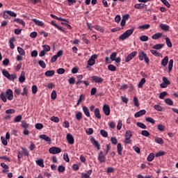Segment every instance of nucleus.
I'll return each mask as SVG.
<instances>
[{
  "label": "nucleus",
  "instance_id": "26",
  "mask_svg": "<svg viewBox=\"0 0 178 178\" xmlns=\"http://www.w3.org/2000/svg\"><path fill=\"white\" fill-rule=\"evenodd\" d=\"M32 22L36 24V26H40V27H42L44 26V22L37 19H33Z\"/></svg>",
  "mask_w": 178,
  "mask_h": 178
},
{
  "label": "nucleus",
  "instance_id": "46",
  "mask_svg": "<svg viewBox=\"0 0 178 178\" xmlns=\"http://www.w3.org/2000/svg\"><path fill=\"white\" fill-rule=\"evenodd\" d=\"M155 143H157V144H164L165 141H163V139H162L161 138H155Z\"/></svg>",
  "mask_w": 178,
  "mask_h": 178
},
{
  "label": "nucleus",
  "instance_id": "8",
  "mask_svg": "<svg viewBox=\"0 0 178 178\" xmlns=\"http://www.w3.org/2000/svg\"><path fill=\"white\" fill-rule=\"evenodd\" d=\"M49 152L50 154L55 155V154H60V152H62V149L60 147H52L49 149Z\"/></svg>",
  "mask_w": 178,
  "mask_h": 178
},
{
  "label": "nucleus",
  "instance_id": "9",
  "mask_svg": "<svg viewBox=\"0 0 178 178\" xmlns=\"http://www.w3.org/2000/svg\"><path fill=\"white\" fill-rule=\"evenodd\" d=\"M92 80L94 83H97L98 84H102L104 83V78L98 76H92Z\"/></svg>",
  "mask_w": 178,
  "mask_h": 178
},
{
  "label": "nucleus",
  "instance_id": "10",
  "mask_svg": "<svg viewBox=\"0 0 178 178\" xmlns=\"http://www.w3.org/2000/svg\"><path fill=\"white\" fill-rule=\"evenodd\" d=\"M103 112L106 116H109L111 115V107L108 104H104L103 106Z\"/></svg>",
  "mask_w": 178,
  "mask_h": 178
},
{
  "label": "nucleus",
  "instance_id": "24",
  "mask_svg": "<svg viewBox=\"0 0 178 178\" xmlns=\"http://www.w3.org/2000/svg\"><path fill=\"white\" fill-rule=\"evenodd\" d=\"M169 62V57L168 56H165L163 59L161 60V65L162 66H166Z\"/></svg>",
  "mask_w": 178,
  "mask_h": 178
},
{
  "label": "nucleus",
  "instance_id": "27",
  "mask_svg": "<svg viewBox=\"0 0 178 178\" xmlns=\"http://www.w3.org/2000/svg\"><path fill=\"white\" fill-rule=\"evenodd\" d=\"M24 74H25L24 71H22L19 78L20 83H24L26 81V76H24Z\"/></svg>",
  "mask_w": 178,
  "mask_h": 178
},
{
  "label": "nucleus",
  "instance_id": "63",
  "mask_svg": "<svg viewBox=\"0 0 178 178\" xmlns=\"http://www.w3.org/2000/svg\"><path fill=\"white\" fill-rule=\"evenodd\" d=\"M161 1L165 5V6L170 8V3H169V1H168V0H161Z\"/></svg>",
  "mask_w": 178,
  "mask_h": 178
},
{
  "label": "nucleus",
  "instance_id": "30",
  "mask_svg": "<svg viewBox=\"0 0 178 178\" xmlns=\"http://www.w3.org/2000/svg\"><path fill=\"white\" fill-rule=\"evenodd\" d=\"M85 99L86 98L84 97V95H81L75 106H79Z\"/></svg>",
  "mask_w": 178,
  "mask_h": 178
},
{
  "label": "nucleus",
  "instance_id": "28",
  "mask_svg": "<svg viewBox=\"0 0 178 178\" xmlns=\"http://www.w3.org/2000/svg\"><path fill=\"white\" fill-rule=\"evenodd\" d=\"M35 163H37V165H38V166H40V168H44V160L42 159H40L39 160H36Z\"/></svg>",
  "mask_w": 178,
  "mask_h": 178
},
{
  "label": "nucleus",
  "instance_id": "17",
  "mask_svg": "<svg viewBox=\"0 0 178 178\" xmlns=\"http://www.w3.org/2000/svg\"><path fill=\"white\" fill-rule=\"evenodd\" d=\"M92 174V170H88L87 173H83L81 175V178H91L90 176Z\"/></svg>",
  "mask_w": 178,
  "mask_h": 178
},
{
  "label": "nucleus",
  "instance_id": "42",
  "mask_svg": "<svg viewBox=\"0 0 178 178\" xmlns=\"http://www.w3.org/2000/svg\"><path fill=\"white\" fill-rule=\"evenodd\" d=\"M165 104H167V105H169L170 106H172L173 105V100L170 98L165 99Z\"/></svg>",
  "mask_w": 178,
  "mask_h": 178
},
{
  "label": "nucleus",
  "instance_id": "59",
  "mask_svg": "<svg viewBox=\"0 0 178 178\" xmlns=\"http://www.w3.org/2000/svg\"><path fill=\"white\" fill-rule=\"evenodd\" d=\"M56 97H58V95L56 94V90H53L51 95V99H55Z\"/></svg>",
  "mask_w": 178,
  "mask_h": 178
},
{
  "label": "nucleus",
  "instance_id": "44",
  "mask_svg": "<svg viewBox=\"0 0 178 178\" xmlns=\"http://www.w3.org/2000/svg\"><path fill=\"white\" fill-rule=\"evenodd\" d=\"M14 22H16L17 23H19V24H22L24 27V26H26V22H24V21H23V19L17 18L14 20Z\"/></svg>",
  "mask_w": 178,
  "mask_h": 178
},
{
  "label": "nucleus",
  "instance_id": "53",
  "mask_svg": "<svg viewBox=\"0 0 178 178\" xmlns=\"http://www.w3.org/2000/svg\"><path fill=\"white\" fill-rule=\"evenodd\" d=\"M65 170H66V168H65V166H63V165L58 166V172H59V173H63V172H65Z\"/></svg>",
  "mask_w": 178,
  "mask_h": 178
},
{
  "label": "nucleus",
  "instance_id": "56",
  "mask_svg": "<svg viewBox=\"0 0 178 178\" xmlns=\"http://www.w3.org/2000/svg\"><path fill=\"white\" fill-rule=\"evenodd\" d=\"M151 54L154 55V56H161V53L156 50H150Z\"/></svg>",
  "mask_w": 178,
  "mask_h": 178
},
{
  "label": "nucleus",
  "instance_id": "22",
  "mask_svg": "<svg viewBox=\"0 0 178 178\" xmlns=\"http://www.w3.org/2000/svg\"><path fill=\"white\" fill-rule=\"evenodd\" d=\"M94 113H95V118H97V119H101L102 116H101V112L99 111V108H95Z\"/></svg>",
  "mask_w": 178,
  "mask_h": 178
},
{
  "label": "nucleus",
  "instance_id": "54",
  "mask_svg": "<svg viewBox=\"0 0 178 178\" xmlns=\"http://www.w3.org/2000/svg\"><path fill=\"white\" fill-rule=\"evenodd\" d=\"M38 64L40 65V67H42V69H45V67H47V65L44 60H40Z\"/></svg>",
  "mask_w": 178,
  "mask_h": 178
},
{
  "label": "nucleus",
  "instance_id": "1",
  "mask_svg": "<svg viewBox=\"0 0 178 178\" xmlns=\"http://www.w3.org/2000/svg\"><path fill=\"white\" fill-rule=\"evenodd\" d=\"M0 98L3 102H6V101H12L13 99V90L11 89H8L5 93V92H1L0 94Z\"/></svg>",
  "mask_w": 178,
  "mask_h": 178
},
{
  "label": "nucleus",
  "instance_id": "20",
  "mask_svg": "<svg viewBox=\"0 0 178 178\" xmlns=\"http://www.w3.org/2000/svg\"><path fill=\"white\" fill-rule=\"evenodd\" d=\"M160 29H161V30L163 31H169V29H170V27L168 24H161Z\"/></svg>",
  "mask_w": 178,
  "mask_h": 178
},
{
  "label": "nucleus",
  "instance_id": "51",
  "mask_svg": "<svg viewBox=\"0 0 178 178\" xmlns=\"http://www.w3.org/2000/svg\"><path fill=\"white\" fill-rule=\"evenodd\" d=\"M108 69L111 72H116V67L112 64H111L108 66Z\"/></svg>",
  "mask_w": 178,
  "mask_h": 178
},
{
  "label": "nucleus",
  "instance_id": "43",
  "mask_svg": "<svg viewBox=\"0 0 178 178\" xmlns=\"http://www.w3.org/2000/svg\"><path fill=\"white\" fill-rule=\"evenodd\" d=\"M86 133L88 136H91V134H94V129L92 128H88L86 129Z\"/></svg>",
  "mask_w": 178,
  "mask_h": 178
},
{
  "label": "nucleus",
  "instance_id": "25",
  "mask_svg": "<svg viewBox=\"0 0 178 178\" xmlns=\"http://www.w3.org/2000/svg\"><path fill=\"white\" fill-rule=\"evenodd\" d=\"M83 113L86 115V116H87V118H90V110L88 108V107L84 106L83 107Z\"/></svg>",
  "mask_w": 178,
  "mask_h": 178
},
{
  "label": "nucleus",
  "instance_id": "18",
  "mask_svg": "<svg viewBox=\"0 0 178 178\" xmlns=\"http://www.w3.org/2000/svg\"><path fill=\"white\" fill-rule=\"evenodd\" d=\"M39 138L42 140H44V141H47V143H51V138L45 134L40 135Z\"/></svg>",
  "mask_w": 178,
  "mask_h": 178
},
{
  "label": "nucleus",
  "instance_id": "34",
  "mask_svg": "<svg viewBox=\"0 0 178 178\" xmlns=\"http://www.w3.org/2000/svg\"><path fill=\"white\" fill-rule=\"evenodd\" d=\"M165 46V44H155L152 47L153 49H162V48H163V47Z\"/></svg>",
  "mask_w": 178,
  "mask_h": 178
},
{
  "label": "nucleus",
  "instance_id": "47",
  "mask_svg": "<svg viewBox=\"0 0 178 178\" xmlns=\"http://www.w3.org/2000/svg\"><path fill=\"white\" fill-rule=\"evenodd\" d=\"M165 42L168 48H172V42L170 41V39L169 38H165Z\"/></svg>",
  "mask_w": 178,
  "mask_h": 178
},
{
  "label": "nucleus",
  "instance_id": "60",
  "mask_svg": "<svg viewBox=\"0 0 178 178\" xmlns=\"http://www.w3.org/2000/svg\"><path fill=\"white\" fill-rule=\"evenodd\" d=\"M140 41L145 42L146 41H148V36L147 35H142L140 37Z\"/></svg>",
  "mask_w": 178,
  "mask_h": 178
},
{
  "label": "nucleus",
  "instance_id": "57",
  "mask_svg": "<svg viewBox=\"0 0 178 178\" xmlns=\"http://www.w3.org/2000/svg\"><path fill=\"white\" fill-rule=\"evenodd\" d=\"M165 154H166L165 152L160 151L156 154L155 156H156V158H159V156H163V155H165Z\"/></svg>",
  "mask_w": 178,
  "mask_h": 178
},
{
  "label": "nucleus",
  "instance_id": "62",
  "mask_svg": "<svg viewBox=\"0 0 178 178\" xmlns=\"http://www.w3.org/2000/svg\"><path fill=\"white\" fill-rule=\"evenodd\" d=\"M111 141L114 145H116V144H118V138H116V137H111Z\"/></svg>",
  "mask_w": 178,
  "mask_h": 178
},
{
  "label": "nucleus",
  "instance_id": "33",
  "mask_svg": "<svg viewBox=\"0 0 178 178\" xmlns=\"http://www.w3.org/2000/svg\"><path fill=\"white\" fill-rule=\"evenodd\" d=\"M150 27H151V25L149 24H144V25L139 26L138 29L140 30H148V29H149Z\"/></svg>",
  "mask_w": 178,
  "mask_h": 178
},
{
  "label": "nucleus",
  "instance_id": "15",
  "mask_svg": "<svg viewBox=\"0 0 178 178\" xmlns=\"http://www.w3.org/2000/svg\"><path fill=\"white\" fill-rule=\"evenodd\" d=\"M67 143H69L71 145L74 144V138L73 137V135L71 134H68L67 135Z\"/></svg>",
  "mask_w": 178,
  "mask_h": 178
},
{
  "label": "nucleus",
  "instance_id": "58",
  "mask_svg": "<svg viewBox=\"0 0 178 178\" xmlns=\"http://www.w3.org/2000/svg\"><path fill=\"white\" fill-rule=\"evenodd\" d=\"M1 140L3 145H8V139L5 138V137L1 136Z\"/></svg>",
  "mask_w": 178,
  "mask_h": 178
},
{
  "label": "nucleus",
  "instance_id": "14",
  "mask_svg": "<svg viewBox=\"0 0 178 178\" xmlns=\"http://www.w3.org/2000/svg\"><path fill=\"white\" fill-rule=\"evenodd\" d=\"M50 16L51 17H52V19H55L56 20H59L60 22H65V23H69V19L60 18L54 14H51Z\"/></svg>",
  "mask_w": 178,
  "mask_h": 178
},
{
  "label": "nucleus",
  "instance_id": "48",
  "mask_svg": "<svg viewBox=\"0 0 178 178\" xmlns=\"http://www.w3.org/2000/svg\"><path fill=\"white\" fill-rule=\"evenodd\" d=\"M22 119H23L22 115H17L14 120V123H19V122H20Z\"/></svg>",
  "mask_w": 178,
  "mask_h": 178
},
{
  "label": "nucleus",
  "instance_id": "7",
  "mask_svg": "<svg viewBox=\"0 0 178 178\" xmlns=\"http://www.w3.org/2000/svg\"><path fill=\"white\" fill-rule=\"evenodd\" d=\"M98 58V55L93 54L88 60V66H94L95 65V59Z\"/></svg>",
  "mask_w": 178,
  "mask_h": 178
},
{
  "label": "nucleus",
  "instance_id": "5",
  "mask_svg": "<svg viewBox=\"0 0 178 178\" xmlns=\"http://www.w3.org/2000/svg\"><path fill=\"white\" fill-rule=\"evenodd\" d=\"M133 137V134L131 133V131H127L125 133V140L124 143L126 144H131V138Z\"/></svg>",
  "mask_w": 178,
  "mask_h": 178
},
{
  "label": "nucleus",
  "instance_id": "49",
  "mask_svg": "<svg viewBox=\"0 0 178 178\" xmlns=\"http://www.w3.org/2000/svg\"><path fill=\"white\" fill-rule=\"evenodd\" d=\"M118 56L117 52H113L110 56V59L113 62L115 61V59H116V56Z\"/></svg>",
  "mask_w": 178,
  "mask_h": 178
},
{
  "label": "nucleus",
  "instance_id": "37",
  "mask_svg": "<svg viewBox=\"0 0 178 178\" xmlns=\"http://www.w3.org/2000/svg\"><path fill=\"white\" fill-rule=\"evenodd\" d=\"M154 158H155V154H154V153H151L147 156V160L148 162H152V161H154Z\"/></svg>",
  "mask_w": 178,
  "mask_h": 178
},
{
  "label": "nucleus",
  "instance_id": "64",
  "mask_svg": "<svg viewBox=\"0 0 178 178\" xmlns=\"http://www.w3.org/2000/svg\"><path fill=\"white\" fill-rule=\"evenodd\" d=\"M2 73H3V75L5 77H6L7 79H8V77H9V76H10L9 72H8V70H3Z\"/></svg>",
  "mask_w": 178,
  "mask_h": 178
},
{
  "label": "nucleus",
  "instance_id": "40",
  "mask_svg": "<svg viewBox=\"0 0 178 178\" xmlns=\"http://www.w3.org/2000/svg\"><path fill=\"white\" fill-rule=\"evenodd\" d=\"M42 49L43 51H44V52H49L51 51V47H49V45L47 44H44L42 46Z\"/></svg>",
  "mask_w": 178,
  "mask_h": 178
},
{
  "label": "nucleus",
  "instance_id": "16",
  "mask_svg": "<svg viewBox=\"0 0 178 178\" xmlns=\"http://www.w3.org/2000/svg\"><path fill=\"white\" fill-rule=\"evenodd\" d=\"M147 111L145 110H140L138 112H136L134 115L135 118H141L143 115H145Z\"/></svg>",
  "mask_w": 178,
  "mask_h": 178
},
{
  "label": "nucleus",
  "instance_id": "19",
  "mask_svg": "<svg viewBox=\"0 0 178 178\" xmlns=\"http://www.w3.org/2000/svg\"><path fill=\"white\" fill-rule=\"evenodd\" d=\"M117 151L119 155L123 154V147H122V143H118L117 145Z\"/></svg>",
  "mask_w": 178,
  "mask_h": 178
},
{
  "label": "nucleus",
  "instance_id": "29",
  "mask_svg": "<svg viewBox=\"0 0 178 178\" xmlns=\"http://www.w3.org/2000/svg\"><path fill=\"white\" fill-rule=\"evenodd\" d=\"M163 34L161 33H155L152 36V40H159L162 37Z\"/></svg>",
  "mask_w": 178,
  "mask_h": 178
},
{
  "label": "nucleus",
  "instance_id": "12",
  "mask_svg": "<svg viewBox=\"0 0 178 178\" xmlns=\"http://www.w3.org/2000/svg\"><path fill=\"white\" fill-rule=\"evenodd\" d=\"M90 141L92 145H94V147H95L99 151L101 149V145H99V142H98V140H96L95 138L92 137L90 138Z\"/></svg>",
  "mask_w": 178,
  "mask_h": 178
},
{
  "label": "nucleus",
  "instance_id": "45",
  "mask_svg": "<svg viewBox=\"0 0 178 178\" xmlns=\"http://www.w3.org/2000/svg\"><path fill=\"white\" fill-rule=\"evenodd\" d=\"M172 69H173V59L170 60V61L168 63L169 72H172Z\"/></svg>",
  "mask_w": 178,
  "mask_h": 178
},
{
  "label": "nucleus",
  "instance_id": "13",
  "mask_svg": "<svg viewBox=\"0 0 178 178\" xmlns=\"http://www.w3.org/2000/svg\"><path fill=\"white\" fill-rule=\"evenodd\" d=\"M137 55V51H133L131 54H129L125 58V62L128 63L131 60L136 56Z\"/></svg>",
  "mask_w": 178,
  "mask_h": 178
},
{
  "label": "nucleus",
  "instance_id": "41",
  "mask_svg": "<svg viewBox=\"0 0 178 178\" xmlns=\"http://www.w3.org/2000/svg\"><path fill=\"white\" fill-rule=\"evenodd\" d=\"M13 42H15V38H11V39L9 40L10 48L11 49H15V44H14Z\"/></svg>",
  "mask_w": 178,
  "mask_h": 178
},
{
  "label": "nucleus",
  "instance_id": "6",
  "mask_svg": "<svg viewBox=\"0 0 178 178\" xmlns=\"http://www.w3.org/2000/svg\"><path fill=\"white\" fill-rule=\"evenodd\" d=\"M168 86H170V81H169L167 77L163 76V83L160 85L161 88H167Z\"/></svg>",
  "mask_w": 178,
  "mask_h": 178
},
{
  "label": "nucleus",
  "instance_id": "39",
  "mask_svg": "<svg viewBox=\"0 0 178 178\" xmlns=\"http://www.w3.org/2000/svg\"><path fill=\"white\" fill-rule=\"evenodd\" d=\"M144 6H145V4L143 3H136L134 5L135 9H144Z\"/></svg>",
  "mask_w": 178,
  "mask_h": 178
},
{
  "label": "nucleus",
  "instance_id": "35",
  "mask_svg": "<svg viewBox=\"0 0 178 178\" xmlns=\"http://www.w3.org/2000/svg\"><path fill=\"white\" fill-rule=\"evenodd\" d=\"M17 51H18L19 55H21V56H24V55H26V51H24V49H23V48H22V47H18Z\"/></svg>",
  "mask_w": 178,
  "mask_h": 178
},
{
  "label": "nucleus",
  "instance_id": "32",
  "mask_svg": "<svg viewBox=\"0 0 178 178\" xmlns=\"http://www.w3.org/2000/svg\"><path fill=\"white\" fill-rule=\"evenodd\" d=\"M76 119L78 120V122H80L83 119V113L82 112H78L76 114Z\"/></svg>",
  "mask_w": 178,
  "mask_h": 178
},
{
  "label": "nucleus",
  "instance_id": "3",
  "mask_svg": "<svg viewBox=\"0 0 178 178\" xmlns=\"http://www.w3.org/2000/svg\"><path fill=\"white\" fill-rule=\"evenodd\" d=\"M139 60H145V63H149V58L147 56V54L144 51H139L138 53Z\"/></svg>",
  "mask_w": 178,
  "mask_h": 178
},
{
  "label": "nucleus",
  "instance_id": "31",
  "mask_svg": "<svg viewBox=\"0 0 178 178\" xmlns=\"http://www.w3.org/2000/svg\"><path fill=\"white\" fill-rule=\"evenodd\" d=\"M145 83H147V80H145V78H142L138 83V88H143V86Z\"/></svg>",
  "mask_w": 178,
  "mask_h": 178
},
{
  "label": "nucleus",
  "instance_id": "61",
  "mask_svg": "<svg viewBox=\"0 0 178 178\" xmlns=\"http://www.w3.org/2000/svg\"><path fill=\"white\" fill-rule=\"evenodd\" d=\"M100 134L103 136V137H108V132L104 129H102L100 131Z\"/></svg>",
  "mask_w": 178,
  "mask_h": 178
},
{
  "label": "nucleus",
  "instance_id": "38",
  "mask_svg": "<svg viewBox=\"0 0 178 178\" xmlns=\"http://www.w3.org/2000/svg\"><path fill=\"white\" fill-rule=\"evenodd\" d=\"M93 29H95V30H97V31H100L101 33H104V28H102V26H101L95 25L93 26Z\"/></svg>",
  "mask_w": 178,
  "mask_h": 178
},
{
  "label": "nucleus",
  "instance_id": "11",
  "mask_svg": "<svg viewBox=\"0 0 178 178\" xmlns=\"http://www.w3.org/2000/svg\"><path fill=\"white\" fill-rule=\"evenodd\" d=\"M97 159L100 163H105L106 162V157L102 154V151L99 153Z\"/></svg>",
  "mask_w": 178,
  "mask_h": 178
},
{
  "label": "nucleus",
  "instance_id": "23",
  "mask_svg": "<svg viewBox=\"0 0 178 178\" xmlns=\"http://www.w3.org/2000/svg\"><path fill=\"white\" fill-rule=\"evenodd\" d=\"M22 152V156H29L30 155V153L29 152V150L26 147H21Z\"/></svg>",
  "mask_w": 178,
  "mask_h": 178
},
{
  "label": "nucleus",
  "instance_id": "52",
  "mask_svg": "<svg viewBox=\"0 0 178 178\" xmlns=\"http://www.w3.org/2000/svg\"><path fill=\"white\" fill-rule=\"evenodd\" d=\"M136 125L138 126V127H140V129H147V125H145L143 122H137Z\"/></svg>",
  "mask_w": 178,
  "mask_h": 178
},
{
  "label": "nucleus",
  "instance_id": "4",
  "mask_svg": "<svg viewBox=\"0 0 178 178\" xmlns=\"http://www.w3.org/2000/svg\"><path fill=\"white\" fill-rule=\"evenodd\" d=\"M9 16H10L11 17H16L17 16V14L10 10L4 11L3 13V19H9Z\"/></svg>",
  "mask_w": 178,
  "mask_h": 178
},
{
  "label": "nucleus",
  "instance_id": "36",
  "mask_svg": "<svg viewBox=\"0 0 178 178\" xmlns=\"http://www.w3.org/2000/svg\"><path fill=\"white\" fill-rule=\"evenodd\" d=\"M154 109H156V111H158L159 112H163V111L165 109L163 107H162L158 104L154 105Z\"/></svg>",
  "mask_w": 178,
  "mask_h": 178
},
{
  "label": "nucleus",
  "instance_id": "50",
  "mask_svg": "<svg viewBox=\"0 0 178 178\" xmlns=\"http://www.w3.org/2000/svg\"><path fill=\"white\" fill-rule=\"evenodd\" d=\"M21 126L23 129H27L29 127V123L26 120H22Z\"/></svg>",
  "mask_w": 178,
  "mask_h": 178
},
{
  "label": "nucleus",
  "instance_id": "55",
  "mask_svg": "<svg viewBox=\"0 0 178 178\" xmlns=\"http://www.w3.org/2000/svg\"><path fill=\"white\" fill-rule=\"evenodd\" d=\"M35 127L38 130H41V129H44V124H42L41 123H37V124H35Z\"/></svg>",
  "mask_w": 178,
  "mask_h": 178
},
{
  "label": "nucleus",
  "instance_id": "2",
  "mask_svg": "<svg viewBox=\"0 0 178 178\" xmlns=\"http://www.w3.org/2000/svg\"><path fill=\"white\" fill-rule=\"evenodd\" d=\"M134 33V29H128L127 31H125L124 33H122L121 35L119 36V40L121 41H124L127 38H129L131 34Z\"/></svg>",
  "mask_w": 178,
  "mask_h": 178
},
{
  "label": "nucleus",
  "instance_id": "21",
  "mask_svg": "<svg viewBox=\"0 0 178 178\" xmlns=\"http://www.w3.org/2000/svg\"><path fill=\"white\" fill-rule=\"evenodd\" d=\"M55 74V70H48L44 73L46 77H52Z\"/></svg>",
  "mask_w": 178,
  "mask_h": 178
}]
</instances>
